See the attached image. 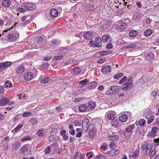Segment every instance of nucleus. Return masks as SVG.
Masks as SVG:
<instances>
[{"mask_svg":"<svg viewBox=\"0 0 159 159\" xmlns=\"http://www.w3.org/2000/svg\"><path fill=\"white\" fill-rule=\"evenodd\" d=\"M23 7L25 8L26 10H30V3L29 2H25L24 3Z\"/></svg>","mask_w":159,"mask_h":159,"instance_id":"58836bf2","label":"nucleus"},{"mask_svg":"<svg viewBox=\"0 0 159 159\" xmlns=\"http://www.w3.org/2000/svg\"><path fill=\"white\" fill-rule=\"evenodd\" d=\"M89 121L87 118L84 119L82 121V126L83 127L88 128L89 125Z\"/></svg>","mask_w":159,"mask_h":159,"instance_id":"f3484780","label":"nucleus"},{"mask_svg":"<svg viewBox=\"0 0 159 159\" xmlns=\"http://www.w3.org/2000/svg\"><path fill=\"white\" fill-rule=\"evenodd\" d=\"M23 126V125L21 124L19 125L16 127L14 129L12 130V132H13L14 131L15 132H17Z\"/></svg>","mask_w":159,"mask_h":159,"instance_id":"79ce46f5","label":"nucleus"},{"mask_svg":"<svg viewBox=\"0 0 159 159\" xmlns=\"http://www.w3.org/2000/svg\"><path fill=\"white\" fill-rule=\"evenodd\" d=\"M93 33L90 31L85 32L84 35V37L87 39H89L93 37Z\"/></svg>","mask_w":159,"mask_h":159,"instance_id":"2eb2a0df","label":"nucleus"},{"mask_svg":"<svg viewBox=\"0 0 159 159\" xmlns=\"http://www.w3.org/2000/svg\"><path fill=\"white\" fill-rule=\"evenodd\" d=\"M111 88L114 93L115 94L119 91L120 86L118 85H114L111 86Z\"/></svg>","mask_w":159,"mask_h":159,"instance_id":"6ab92c4d","label":"nucleus"},{"mask_svg":"<svg viewBox=\"0 0 159 159\" xmlns=\"http://www.w3.org/2000/svg\"><path fill=\"white\" fill-rule=\"evenodd\" d=\"M109 146L112 149H113L116 147V145H115V143L112 142L110 143Z\"/></svg>","mask_w":159,"mask_h":159,"instance_id":"13d9d810","label":"nucleus"},{"mask_svg":"<svg viewBox=\"0 0 159 159\" xmlns=\"http://www.w3.org/2000/svg\"><path fill=\"white\" fill-rule=\"evenodd\" d=\"M95 42L97 44H100L102 42L101 38L99 36L97 37L95 39Z\"/></svg>","mask_w":159,"mask_h":159,"instance_id":"4c0bfd02","label":"nucleus"},{"mask_svg":"<svg viewBox=\"0 0 159 159\" xmlns=\"http://www.w3.org/2000/svg\"><path fill=\"white\" fill-rule=\"evenodd\" d=\"M37 120L36 118H33L30 119V123L33 125H36L37 123Z\"/></svg>","mask_w":159,"mask_h":159,"instance_id":"a19ab883","label":"nucleus"},{"mask_svg":"<svg viewBox=\"0 0 159 159\" xmlns=\"http://www.w3.org/2000/svg\"><path fill=\"white\" fill-rule=\"evenodd\" d=\"M9 100L6 98L3 97L0 99V105L3 106L8 104Z\"/></svg>","mask_w":159,"mask_h":159,"instance_id":"9b49d317","label":"nucleus"},{"mask_svg":"<svg viewBox=\"0 0 159 159\" xmlns=\"http://www.w3.org/2000/svg\"><path fill=\"white\" fill-rule=\"evenodd\" d=\"M110 36L109 35H105L102 37V40L104 42H106L107 40L109 39Z\"/></svg>","mask_w":159,"mask_h":159,"instance_id":"ea45409f","label":"nucleus"},{"mask_svg":"<svg viewBox=\"0 0 159 159\" xmlns=\"http://www.w3.org/2000/svg\"><path fill=\"white\" fill-rule=\"evenodd\" d=\"M123 75V73H120L116 75H115L114 76V79H115L118 80L120 79L121 77Z\"/></svg>","mask_w":159,"mask_h":159,"instance_id":"e433bc0d","label":"nucleus"},{"mask_svg":"<svg viewBox=\"0 0 159 159\" xmlns=\"http://www.w3.org/2000/svg\"><path fill=\"white\" fill-rule=\"evenodd\" d=\"M139 152L138 150H136L133 155V156L134 157H137L139 156Z\"/></svg>","mask_w":159,"mask_h":159,"instance_id":"a18cd8bd","label":"nucleus"},{"mask_svg":"<svg viewBox=\"0 0 159 159\" xmlns=\"http://www.w3.org/2000/svg\"><path fill=\"white\" fill-rule=\"evenodd\" d=\"M115 112L114 111H111L107 113L106 115V117L108 120L113 121L115 118Z\"/></svg>","mask_w":159,"mask_h":159,"instance_id":"6e6552de","label":"nucleus"},{"mask_svg":"<svg viewBox=\"0 0 159 159\" xmlns=\"http://www.w3.org/2000/svg\"><path fill=\"white\" fill-rule=\"evenodd\" d=\"M51 151V148L49 146H48L45 150V152L46 154H48Z\"/></svg>","mask_w":159,"mask_h":159,"instance_id":"052dcab7","label":"nucleus"},{"mask_svg":"<svg viewBox=\"0 0 159 159\" xmlns=\"http://www.w3.org/2000/svg\"><path fill=\"white\" fill-rule=\"evenodd\" d=\"M125 13V10L124 9L118 10L117 11L116 15L118 16H121L123 15Z\"/></svg>","mask_w":159,"mask_h":159,"instance_id":"c756f323","label":"nucleus"},{"mask_svg":"<svg viewBox=\"0 0 159 159\" xmlns=\"http://www.w3.org/2000/svg\"><path fill=\"white\" fill-rule=\"evenodd\" d=\"M111 71V67L109 66H107L102 67L101 71L103 74L107 75L110 74Z\"/></svg>","mask_w":159,"mask_h":159,"instance_id":"423d86ee","label":"nucleus"},{"mask_svg":"<svg viewBox=\"0 0 159 159\" xmlns=\"http://www.w3.org/2000/svg\"><path fill=\"white\" fill-rule=\"evenodd\" d=\"M154 144H155L156 146H157L159 144V137L154 140Z\"/></svg>","mask_w":159,"mask_h":159,"instance_id":"5fc2aeb1","label":"nucleus"},{"mask_svg":"<svg viewBox=\"0 0 159 159\" xmlns=\"http://www.w3.org/2000/svg\"><path fill=\"white\" fill-rule=\"evenodd\" d=\"M3 63L5 68L8 67L11 64V63L10 61H5Z\"/></svg>","mask_w":159,"mask_h":159,"instance_id":"de8ad7c7","label":"nucleus"},{"mask_svg":"<svg viewBox=\"0 0 159 159\" xmlns=\"http://www.w3.org/2000/svg\"><path fill=\"white\" fill-rule=\"evenodd\" d=\"M12 84L11 82H10L9 80L6 81L4 84V87L6 88L11 87H12Z\"/></svg>","mask_w":159,"mask_h":159,"instance_id":"72a5a7b5","label":"nucleus"},{"mask_svg":"<svg viewBox=\"0 0 159 159\" xmlns=\"http://www.w3.org/2000/svg\"><path fill=\"white\" fill-rule=\"evenodd\" d=\"M127 79V77L125 76L123 77L119 82V84H122Z\"/></svg>","mask_w":159,"mask_h":159,"instance_id":"864d4df0","label":"nucleus"},{"mask_svg":"<svg viewBox=\"0 0 159 159\" xmlns=\"http://www.w3.org/2000/svg\"><path fill=\"white\" fill-rule=\"evenodd\" d=\"M6 69L3 62L0 63V70L2 71Z\"/></svg>","mask_w":159,"mask_h":159,"instance_id":"8fccbe9b","label":"nucleus"},{"mask_svg":"<svg viewBox=\"0 0 159 159\" xmlns=\"http://www.w3.org/2000/svg\"><path fill=\"white\" fill-rule=\"evenodd\" d=\"M132 21L133 23H138L140 22V16L138 14H134L132 16Z\"/></svg>","mask_w":159,"mask_h":159,"instance_id":"1a4fd4ad","label":"nucleus"},{"mask_svg":"<svg viewBox=\"0 0 159 159\" xmlns=\"http://www.w3.org/2000/svg\"><path fill=\"white\" fill-rule=\"evenodd\" d=\"M106 94L108 95H111L114 94V93L113 92L111 89V87L110 89L106 92Z\"/></svg>","mask_w":159,"mask_h":159,"instance_id":"09e8293b","label":"nucleus"},{"mask_svg":"<svg viewBox=\"0 0 159 159\" xmlns=\"http://www.w3.org/2000/svg\"><path fill=\"white\" fill-rule=\"evenodd\" d=\"M127 119V116L125 115H122L120 116L119 118V120L122 122H125Z\"/></svg>","mask_w":159,"mask_h":159,"instance_id":"412c9836","label":"nucleus"},{"mask_svg":"<svg viewBox=\"0 0 159 159\" xmlns=\"http://www.w3.org/2000/svg\"><path fill=\"white\" fill-rule=\"evenodd\" d=\"M120 151L118 150H116L115 151H112L110 152L108 154H110V156L115 155H118Z\"/></svg>","mask_w":159,"mask_h":159,"instance_id":"f704fd0d","label":"nucleus"},{"mask_svg":"<svg viewBox=\"0 0 159 159\" xmlns=\"http://www.w3.org/2000/svg\"><path fill=\"white\" fill-rule=\"evenodd\" d=\"M87 105L83 104L79 107V109L80 112H83L87 110Z\"/></svg>","mask_w":159,"mask_h":159,"instance_id":"aec40b11","label":"nucleus"},{"mask_svg":"<svg viewBox=\"0 0 159 159\" xmlns=\"http://www.w3.org/2000/svg\"><path fill=\"white\" fill-rule=\"evenodd\" d=\"M130 19L129 18L123 19L118 22L117 24V28L118 29L122 31L127 26L126 22L127 21H129Z\"/></svg>","mask_w":159,"mask_h":159,"instance_id":"f03ea898","label":"nucleus"},{"mask_svg":"<svg viewBox=\"0 0 159 159\" xmlns=\"http://www.w3.org/2000/svg\"><path fill=\"white\" fill-rule=\"evenodd\" d=\"M90 42V44H91V46H92V47H99V46H98V45H97L96 44H95L93 41H91Z\"/></svg>","mask_w":159,"mask_h":159,"instance_id":"0e129e2a","label":"nucleus"},{"mask_svg":"<svg viewBox=\"0 0 159 159\" xmlns=\"http://www.w3.org/2000/svg\"><path fill=\"white\" fill-rule=\"evenodd\" d=\"M1 4L3 7H7L11 4V2L9 0H3L2 1Z\"/></svg>","mask_w":159,"mask_h":159,"instance_id":"a211bd4d","label":"nucleus"},{"mask_svg":"<svg viewBox=\"0 0 159 159\" xmlns=\"http://www.w3.org/2000/svg\"><path fill=\"white\" fill-rule=\"evenodd\" d=\"M152 149L151 145L147 143L143 144L142 147V150L143 151H145L146 154L147 155L149 154Z\"/></svg>","mask_w":159,"mask_h":159,"instance_id":"39448f33","label":"nucleus"},{"mask_svg":"<svg viewBox=\"0 0 159 159\" xmlns=\"http://www.w3.org/2000/svg\"><path fill=\"white\" fill-rule=\"evenodd\" d=\"M24 70V67L23 66H20L16 70V72L18 74H21Z\"/></svg>","mask_w":159,"mask_h":159,"instance_id":"7c9ffc66","label":"nucleus"},{"mask_svg":"<svg viewBox=\"0 0 159 159\" xmlns=\"http://www.w3.org/2000/svg\"><path fill=\"white\" fill-rule=\"evenodd\" d=\"M157 131V129L156 127H152L151 131L148 133V136L149 137H154L156 135Z\"/></svg>","mask_w":159,"mask_h":159,"instance_id":"0eeeda50","label":"nucleus"},{"mask_svg":"<svg viewBox=\"0 0 159 159\" xmlns=\"http://www.w3.org/2000/svg\"><path fill=\"white\" fill-rule=\"evenodd\" d=\"M52 43L53 46H55L59 44V43L55 40L52 41Z\"/></svg>","mask_w":159,"mask_h":159,"instance_id":"bf43d9fd","label":"nucleus"},{"mask_svg":"<svg viewBox=\"0 0 159 159\" xmlns=\"http://www.w3.org/2000/svg\"><path fill=\"white\" fill-rule=\"evenodd\" d=\"M69 51V50L67 48H63L60 49L59 51V54H61L62 56L65 55L67 54Z\"/></svg>","mask_w":159,"mask_h":159,"instance_id":"b1692460","label":"nucleus"},{"mask_svg":"<svg viewBox=\"0 0 159 159\" xmlns=\"http://www.w3.org/2000/svg\"><path fill=\"white\" fill-rule=\"evenodd\" d=\"M50 14L53 17H56L58 15V11L56 9H52L50 11Z\"/></svg>","mask_w":159,"mask_h":159,"instance_id":"dca6fc26","label":"nucleus"},{"mask_svg":"<svg viewBox=\"0 0 159 159\" xmlns=\"http://www.w3.org/2000/svg\"><path fill=\"white\" fill-rule=\"evenodd\" d=\"M137 34L138 32L135 30H131L129 32V35L131 37H135L137 36Z\"/></svg>","mask_w":159,"mask_h":159,"instance_id":"5701e85b","label":"nucleus"},{"mask_svg":"<svg viewBox=\"0 0 159 159\" xmlns=\"http://www.w3.org/2000/svg\"><path fill=\"white\" fill-rule=\"evenodd\" d=\"M132 84V78H129L128 80L122 85V89L124 91H126L130 89Z\"/></svg>","mask_w":159,"mask_h":159,"instance_id":"7ed1b4c3","label":"nucleus"},{"mask_svg":"<svg viewBox=\"0 0 159 159\" xmlns=\"http://www.w3.org/2000/svg\"><path fill=\"white\" fill-rule=\"evenodd\" d=\"M105 157L101 155H98L96 157L97 159H105Z\"/></svg>","mask_w":159,"mask_h":159,"instance_id":"774afa93","label":"nucleus"},{"mask_svg":"<svg viewBox=\"0 0 159 159\" xmlns=\"http://www.w3.org/2000/svg\"><path fill=\"white\" fill-rule=\"evenodd\" d=\"M143 115L145 118L147 120V122L148 124L152 123L154 119L152 111L149 109H147L144 111Z\"/></svg>","mask_w":159,"mask_h":159,"instance_id":"f257e3e1","label":"nucleus"},{"mask_svg":"<svg viewBox=\"0 0 159 159\" xmlns=\"http://www.w3.org/2000/svg\"><path fill=\"white\" fill-rule=\"evenodd\" d=\"M118 135H115L113 136H110L108 137V139L110 141H115L118 139L119 138Z\"/></svg>","mask_w":159,"mask_h":159,"instance_id":"bb28decb","label":"nucleus"},{"mask_svg":"<svg viewBox=\"0 0 159 159\" xmlns=\"http://www.w3.org/2000/svg\"><path fill=\"white\" fill-rule=\"evenodd\" d=\"M63 56L62 55L59 56H56L54 57V58L53 59V60H60L63 58Z\"/></svg>","mask_w":159,"mask_h":159,"instance_id":"c03bdc74","label":"nucleus"},{"mask_svg":"<svg viewBox=\"0 0 159 159\" xmlns=\"http://www.w3.org/2000/svg\"><path fill=\"white\" fill-rule=\"evenodd\" d=\"M87 88L89 89H93L96 87L97 82L96 81H92L89 83Z\"/></svg>","mask_w":159,"mask_h":159,"instance_id":"f8f14e48","label":"nucleus"},{"mask_svg":"<svg viewBox=\"0 0 159 159\" xmlns=\"http://www.w3.org/2000/svg\"><path fill=\"white\" fill-rule=\"evenodd\" d=\"M37 134L39 137H42L44 134V130L43 129H40L37 131Z\"/></svg>","mask_w":159,"mask_h":159,"instance_id":"c85d7f7f","label":"nucleus"},{"mask_svg":"<svg viewBox=\"0 0 159 159\" xmlns=\"http://www.w3.org/2000/svg\"><path fill=\"white\" fill-rule=\"evenodd\" d=\"M89 82V80L87 79L83 80L79 82V86L81 87H82Z\"/></svg>","mask_w":159,"mask_h":159,"instance_id":"a878e982","label":"nucleus"},{"mask_svg":"<svg viewBox=\"0 0 159 159\" xmlns=\"http://www.w3.org/2000/svg\"><path fill=\"white\" fill-rule=\"evenodd\" d=\"M16 10L20 12H23L25 11V9L22 8L18 7L16 9Z\"/></svg>","mask_w":159,"mask_h":159,"instance_id":"4d7b16f0","label":"nucleus"},{"mask_svg":"<svg viewBox=\"0 0 159 159\" xmlns=\"http://www.w3.org/2000/svg\"><path fill=\"white\" fill-rule=\"evenodd\" d=\"M44 39L42 38L41 36H38L34 40H35L36 44L38 43L39 44L42 43L43 42V41Z\"/></svg>","mask_w":159,"mask_h":159,"instance_id":"4be33fe9","label":"nucleus"},{"mask_svg":"<svg viewBox=\"0 0 159 159\" xmlns=\"http://www.w3.org/2000/svg\"><path fill=\"white\" fill-rule=\"evenodd\" d=\"M36 6L35 4L32 3H30V11L34 10Z\"/></svg>","mask_w":159,"mask_h":159,"instance_id":"69168bd1","label":"nucleus"},{"mask_svg":"<svg viewBox=\"0 0 159 159\" xmlns=\"http://www.w3.org/2000/svg\"><path fill=\"white\" fill-rule=\"evenodd\" d=\"M21 141L24 142L27 140H30V137L29 136H25L21 139Z\"/></svg>","mask_w":159,"mask_h":159,"instance_id":"3c124183","label":"nucleus"},{"mask_svg":"<svg viewBox=\"0 0 159 159\" xmlns=\"http://www.w3.org/2000/svg\"><path fill=\"white\" fill-rule=\"evenodd\" d=\"M19 35L18 33H13L7 35V38L9 42H12L15 41L17 38H18Z\"/></svg>","mask_w":159,"mask_h":159,"instance_id":"20e7f679","label":"nucleus"},{"mask_svg":"<svg viewBox=\"0 0 159 159\" xmlns=\"http://www.w3.org/2000/svg\"><path fill=\"white\" fill-rule=\"evenodd\" d=\"M29 72H27L25 73L24 76V79L26 80L29 81L30 80V76L29 74Z\"/></svg>","mask_w":159,"mask_h":159,"instance_id":"37998d69","label":"nucleus"},{"mask_svg":"<svg viewBox=\"0 0 159 159\" xmlns=\"http://www.w3.org/2000/svg\"><path fill=\"white\" fill-rule=\"evenodd\" d=\"M20 146V143L19 142H17L13 146L12 148L15 150H17L18 149Z\"/></svg>","mask_w":159,"mask_h":159,"instance_id":"c9c22d12","label":"nucleus"},{"mask_svg":"<svg viewBox=\"0 0 159 159\" xmlns=\"http://www.w3.org/2000/svg\"><path fill=\"white\" fill-rule=\"evenodd\" d=\"M145 58L148 61L153 60L154 59V54L152 52H149L146 55Z\"/></svg>","mask_w":159,"mask_h":159,"instance_id":"4468645a","label":"nucleus"},{"mask_svg":"<svg viewBox=\"0 0 159 159\" xmlns=\"http://www.w3.org/2000/svg\"><path fill=\"white\" fill-rule=\"evenodd\" d=\"M145 121L143 119H141V120H140L139 122V125H140L142 126H143L145 125Z\"/></svg>","mask_w":159,"mask_h":159,"instance_id":"603ef678","label":"nucleus"},{"mask_svg":"<svg viewBox=\"0 0 159 159\" xmlns=\"http://www.w3.org/2000/svg\"><path fill=\"white\" fill-rule=\"evenodd\" d=\"M87 106L88 111L89 109H90L91 110H93L94 109L95 107V104L94 102L93 101H91L88 103Z\"/></svg>","mask_w":159,"mask_h":159,"instance_id":"ddd939ff","label":"nucleus"},{"mask_svg":"<svg viewBox=\"0 0 159 159\" xmlns=\"http://www.w3.org/2000/svg\"><path fill=\"white\" fill-rule=\"evenodd\" d=\"M152 33V31L151 29H148L146 30L144 32V35L146 36L150 35Z\"/></svg>","mask_w":159,"mask_h":159,"instance_id":"cd10ccee","label":"nucleus"},{"mask_svg":"<svg viewBox=\"0 0 159 159\" xmlns=\"http://www.w3.org/2000/svg\"><path fill=\"white\" fill-rule=\"evenodd\" d=\"M80 157L82 158L83 156H81V153L79 152H78L76 154L75 158H78Z\"/></svg>","mask_w":159,"mask_h":159,"instance_id":"338daca9","label":"nucleus"},{"mask_svg":"<svg viewBox=\"0 0 159 159\" xmlns=\"http://www.w3.org/2000/svg\"><path fill=\"white\" fill-rule=\"evenodd\" d=\"M135 128V125L133 124L132 125H129L127 128L125 129V131L127 132H129L132 131L133 129Z\"/></svg>","mask_w":159,"mask_h":159,"instance_id":"393cba45","label":"nucleus"},{"mask_svg":"<svg viewBox=\"0 0 159 159\" xmlns=\"http://www.w3.org/2000/svg\"><path fill=\"white\" fill-rule=\"evenodd\" d=\"M113 47V45L111 43H109L107 44L106 45V48L108 49H110L112 48Z\"/></svg>","mask_w":159,"mask_h":159,"instance_id":"e2e57ef3","label":"nucleus"},{"mask_svg":"<svg viewBox=\"0 0 159 159\" xmlns=\"http://www.w3.org/2000/svg\"><path fill=\"white\" fill-rule=\"evenodd\" d=\"M156 151H155L153 150L151 153L150 155V157L151 158H152L155 155L156 153Z\"/></svg>","mask_w":159,"mask_h":159,"instance_id":"680f3d73","label":"nucleus"},{"mask_svg":"<svg viewBox=\"0 0 159 159\" xmlns=\"http://www.w3.org/2000/svg\"><path fill=\"white\" fill-rule=\"evenodd\" d=\"M81 71L79 67H75L72 69L71 70V73L74 75H76Z\"/></svg>","mask_w":159,"mask_h":159,"instance_id":"9d476101","label":"nucleus"},{"mask_svg":"<svg viewBox=\"0 0 159 159\" xmlns=\"http://www.w3.org/2000/svg\"><path fill=\"white\" fill-rule=\"evenodd\" d=\"M29 148V146H27L26 145H24L23 147L21 148L20 150L24 153L25 152H27L28 149Z\"/></svg>","mask_w":159,"mask_h":159,"instance_id":"473e14b6","label":"nucleus"},{"mask_svg":"<svg viewBox=\"0 0 159 159\" xmlns=\"http://www.w3.org/2000/svg\"><path fill=\"white\" fill-rule=\"evenodd\" d=\"M99 53L101 56L105 55L110 53L108 51H104L99 52Z\"/></svg>","mask_w":159,"mask_h":159,"instance_id":"49530a36","label":"nucleus"},{"mask_svg":"<svg viewBox=\"0 0 159 159\" xmlns=\"http://www.w3.org/2000/svg\"><path fill=\"white\" fill-rule=\"evenodd\" d=\"M112 126L116 127L118 125V121H113L111 123Z\"/></svg>","mask_w":159,"mask_h":159,"instance_id":"6e6d98bb","label":"nucleus"},{"mask_svg":"<svg viewBox=\"0 0 159 159\" xmlns=\"http://www.w3.org/2000/svg\"><path fill=\"white\" fill-rule=\"evenodd\" d=\"M50 80V79L49 77H45L41 80V83L46 84L48 83Z\"/></svg>","mask_w":159,"mask_h":159,"instance_id":"2f4dec72","label":"nucleus"}]
</instances>
